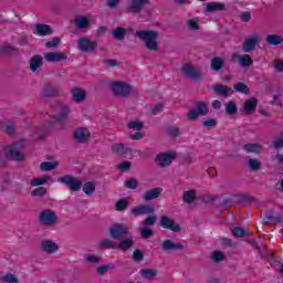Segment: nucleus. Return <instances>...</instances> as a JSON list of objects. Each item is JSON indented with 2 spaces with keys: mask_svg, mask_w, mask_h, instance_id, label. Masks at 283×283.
I'll return each instance as SVG.
<instances>
[{
  "mask_svg": "<svg viewBox=\"0 0 283 283\" xmlns=\"http://www.w3.org/2000/svg\"><path fill=\"white\" fill-rule=\"evenodd\" d=\"M135 36H137V39H140V41L144 42L145 46L150 52H158V38H159V34H158L157 31L139 30V31H136Z\"/></svg>",
  "mask_w": 283,
  "mask_h": 283,
  "instance_id": "nucleus-1",
  "label": "nucleus"
},
{
  "mask_svg": "<svg viewBox=\"0 0 283 283\" xmlns=\"http://www.w3.org/2000/svg\"><path fill=\"white\" fill-rule=\"evenodd\" d=\"M10 158L11 160H23L24 156L17 146H0V160L1 158Z\"/></svg>",
  "mask_w": 283,
  "mask_h": 283,
  "instance_id": "nucleus-2",
  "label": "nucleus"
},
{
  "mask_svg": "<svg viewBox=\"0 0 283 283\" xmlns=\"http://www.w3.org/2000/svg\"><path fill=\"white\" fill-rule=\"evenodd\" d=\"M209 114V107L205 102H198L195 108H190L188 112L189 120H196L199 116H207Z\"/></svg>",
  "mask_w": 283,
  "mask_h": 283,
  "instance_id": "nucleus-3",
  "label": "nucleus"
},
{
  "mask_svg": "<svg viewBox=\"0 0 283 283\" xmlns=\"http://www.w3.org/2000/svg\"><path fill=\"white\" fill-rule=\"evenodd\" d=\"M57 182H61L62 185H67L71 191H78L81 187H83V181H81V179L72 177L70 175L59 178Z\"/></svg>",
  "mask_w": 283,
  "mask_h": 283,
  "instance_id": "nucleus-4",
  "label": "nucleus"
},
{
  "mask_svg": "<svg viewBox=\"0 0 283 283\" xmlns=\"http://www.w3.org/2000/svg\"><path fill=\"white\" fill-rule=\"evenodd\" d=\"M40 222L44 227H54L56 224L59 217L56 216V212L52 210H44L40 213Z\"/></svg>",
  "mask_w": 283,
  "mask_h": 283,
  "instance_id": "nucleus-5",
  "label": "nucleus"
},
{
  "mask_svg": "<svg viewBox=\"0 0 283 283\" xmlns=\"http://www.w3.org/2000/svg\"><path fill=\"white\" fill-rule=\"evenodd\" d=\"M111 90L116 96H129L132 92V86L125 82H113L111 84Z\"/></svg>",
  "mask_w": 283,
  "mask_h": 283,
  "instance_id": "nucleus-6",
  "label": "nucleus"
},
{
  "mask_svg": "<svg viewBox=\"0 0 283 283\" xmlns=\"http://www.w3.org/2000/svg\"><path fill=\"white\" fill-rule=\"evenodd\" d=\"M176 153H159L155 157V163H157L159 167H169V165L174 163Z\"/></svg>",
  "mask_w": 283,
  "mask_h": 283,
  "instance_id": "nucleus-7",
  "label": "nucleus"
},
{
  "mask_svg": "<svg viewBox=\"0 0 283 283\" xmlns=\"http://www.w3.org/2000/svg\"><path fill=\"white\" fill-rule=\"evenodd\" d=\"M127 231H129V228H127V226L116 223L109 228V235L114 240H120L123 235H126Z\"/></svg>",
  "mask_w": 283,
  "mask_h": 283,
  "instance_id": "nucleus-8",
  "label": "nucleus"
},
{
  "mask_svg": "<svg viewBox=\"0 0 283 283\" xmlns=\"http://www.w3.org/2000/svg\"><path fill=\"white\" fill-rule=\"evenodd\" d=\"M77 44H78V50H81V52H96V48L98 44H96L95 41H91L90 39L86 38H81L80 40H77Z\"/></svg>",
  "mask_w": 283,
  "mask_h": 283,
  "instance_id": "nucleus-9",
  "label": "nucleus"
},
{
  "mask_svg": "<svg viewBox=\"0 0 283 283\" xmlns=\"http://www.w3.org/2000/svg\"><path fill=\"white\" fill-rule=\"evenodd\" d=\"M232 61H238L239 65H241V67H251V65H253V59L250 57V55L248 54H237L234 53L232 55Z\"/></svg>",
  "mask_w": 283,
  "mask_h": 283,
  "instance_id": "nucleus-10",
  "label": "nucleus"
},
{
  "mask_svg": "<svg viewBox=\"0 0 283 283\" xmlns=\"http://www.w3.org/2000/svg\"><path fill=\"white\" fill-rule=\"evenodd\" d=\"M260 43L259 35H251L250 38L245 39L243 43V52H253L255 50V45Z\"/></svg>",
  "mask_w": 283,
  "mask_h": 283,
  "instance_id": "nucleus-11",
  "label": "nucleus"
},
{
  "mask_svg": "<svg viewBox=\"0 0 283 283\" xmlns=\"http://www.w3.org/2000/svg\"><path fill=\"white\" fill-rule=\"evenodd\" d=\"M66 59L67 55L65 53L49 52L44 54V60H46L49 63H59L61 61H65Z\"/></svg>",
  "mask_w": 283,
  "mask_h": 283,
  "instance_id": "nucleus-12",
  "label": "nucleus"
},
{
  "mask_svg": "<svg viewBox=\"0 0 283 283\" xmlns=\"http://www.w3.org/2000/svg\"><path fill=\"white\" fill-rule=\"evenodd\" d=\"M155 209L153 206H137L132 209L133 216H150V213H154Z\"/></svg>",
  "mask_w": 283,
  "mask_h": 283,
  "instance_id": "nucleus-13",
  "label": "nucleus"
},
{
  "mask_svg": "<svg viewBox=\"0 0 283 283\" xmlns=\"http://www.w3.org/2000/svg\"><path fill=\"white\" fill-rule=\"evenodd\" d=\"M33 34L38 36H50V34H52V27L48 24H35Z\"/></svg>",
  "mask_w": 283,
  "mask_h": 283,
  "instance_id": "nucleus-14",
  "label": "nucleus"
},
{
  "mask_svg": "<svg viewBox=\"0 0 283 283\" xmlns=\"http://www.w3.org/2000/svg\"><path fill=\"white\" fill-rule=\"evenodd\" d=\"M160 224L164 229H169L170 231H175V233L180 231V226L176 224L169 217H161Z\"/></svg>",
  "mask_w": 283,
  "mask_h": 283,
  "instance_id": "nucleus-15",
  "label": "nucleus"
},
{
  "mask_svg": "<svg viewBox=\"0 0 283 283\" xmlns=\"http://www.w3.org/2000/svg\"><path fill=\"white\" fill-rule=\"evenodd\" d=\"M90 130L87 128H77L74 132V138L77 143H87L90 140Z\"/></svg>",
  "mask_w": 283,
  "mask_h": 283,
  "instance_id": "nucleus-16",
  "label": "nucleus"
},
{
  "mask_svg": "<svg viewBox=\"0 0 283 283\" xmlns=\"http://www.w3.org/2000/svg\"><path fill=\"white\" fill-rule=\"evenodd\" d=\"M50 182H54L51 176L44 175L42 177L33 178L30 180L31 187H43V185H48Z\"/></svg>",
  "mask_w": 283,
  "mask_h": 283,
  "instance_id": "nucleus-17",
  "label": "nucleus"
},
{
  "mask_svg": "<svg viewBox=\"0 0 283 283\" xmlns=\"http://www.w3.org/2000/svg\"><path fill=\"white\" fill-rule=\"evenodd\" d=\"M163 251H182V243L165 240L161 244Z\"/></svg>",
  "mask_w": 283,
  "mask_h": 283,
  "instance_id": "nucleus-18",
  "label": "nucleus"
},
{
  "mask_svg": "<svg viewBox=\"0 0 283 283\" xmlns=\"http://www.w3.org/2000/svg\"><path fill=\"white\" fill-rule=\"evenodd\" d=\"M227 10V4L223 2H210L206 6V12H222Z\"/></svg>",
  "mask_w": 283,
  "mask_h": 283,
  "instance_id": "nucleus-19",
  "label": "nucleus"
},
{
  "mask_svg": "<svg viewBox=\"0 0 283 283\" xmlns=\"http://www.w3.org/2000/svg\"><path fill=\"white\" fill-rule=\"evenodd\" d=\"M0 127L2 132H6V134H8L9 136H12V134H14V120L12 119H3L0 123Z\"/></svg>",
  "mask_w": 283,
  "mask_h": 283,
  "instance_id": "nucleus-20",
  "label": "nucleus"
},
{
  "mask_svg": "<svg viewBox=\"0 0 283 283\" xmlns=\"http://www.w3.org/2000/svg\"><path fill=\"white\" fill-rule=\"evenodd\" d=\"M43 67V56L41 55H33L30 60V70L36 72Z\"/></svg>",
  "mask_w": 283,
  "mask_h": 283,
  "instance_id": "nucleus-21",
  "label": "nucleus"
},
{
  "mask_svg": "<svg viewBox=\"0 0 283 283\" xmlns=\"http://www.w3.org/2000/svg\"><path fill=\"white\" fill-rule=\"evenodd\" d=\"M42 249L45 253H56L59 251V244L52 240L42 241Z\"/></svg>",
  "mask_w": 283,
  "mask_h": 283,
  "instance_id": "nucleus-22",
  "label": "nucleus"
},
{
  "mask_svg": "<svg viewBox=\"0 0 283 283\" xmlns=\"http://www.w3.org/2000/svg\"><path fill=\"white\" fill-rule=\"evenodd\" d=\"M72 98L75 103H83L85 101V97L87 94L82 88H73L72 92Z\"/></svg>",
  "mask_w": 283,
  "mask_h": 283,
  "instance_id": "nucleus-23",
  "label": "nucleus"
},
{
  "mask_svg": "<svg viewBox=\"0 0 283 283\" xmlns=\"http://www.w3.org/2000/svg\"><path fill=\"white\" fill-rule=\"evenodd\" d=\"M149 0H132L129 4V9L132 12H140L144 6H147Z\"/></svg>",
  "mask_w": 283,
  "mask_h": 283,
  "instance_id": "nucleus-24",
  "label": "nucleus"
},
{
  "mask_svg": "<svg viewBox=\"0 0 283 283\" xmlns=\"http://www.w3.org/2000/svg\"><path fill=\"white\" fill-rule=\"evenodd\" d=\"M182 72L188 78H198V69L191 64L184 65Z\"/></svg>",
  "mask_w": 283,
  "mask_h": 283,
  "instance_id": "nucleus-25",
  "label": "nucleus"
},
{
  "mask_svg": "<svg viewBox=\"0 0 283 283\" xmlns=\"http://www.w3.org/2000/svg\"><path fill=\"white\" fill-rule=\"evenodd\" d=\"M163 193V189L160 188H154L151 190H148L144 193L143 198L146 202H149V200H155V198H158Z\"/></svg>",
  "mask_w": 283,
  "mask_h": 283,
  "instance_id": "nucleus-26",
  "label": "nucleus"
},
{
  "mask_svg": "<svg viewBox=\"0 0 283 283\" xmlns=\"http://www.w3.org/2000/svg\"><path fill=\"white\" fill-rule=\"evenodd\" d=\"M213 90L220 96H231L233 94V88L224 86V85H216Z\"/></svg>",
  "mask_w": 283,
  "mask_h": 283,
  "instance_id": "nucleus-27",
  "label": "nucleus"
},
{
  "mask_svg": "<svg viewBox=\"0 0 283 283\" xmlns=\"http://www.w3.org/2000/svg\"><path fill=\"white\" fill-rule=\"evenodd\" d=\"M112 149L114 154H117V156H127V154H129V147L123 144H115Z\"/></svg>",
  "mask_w": 283,
  "mask_h": 283,
  "instance_id": "nucleus-28",
  "label": "nucleus"
},
{
  "mask_svg": "<svg viewBox=\"0 0 283 283\" xmlns=\"http://www.w3.org/2000/svg\"><path fill=\"white\" fill-rule=\"evenodd\" d=\"M67 116H70V107L63 106L60 115L55 118V123L63 125L67 120Z\"/></svg>",
  "mask_w": 283,
  "mask_h": 283,
  "instance_id": "nucleus-29",
  "label": "nucleus"
},
{
  "mask_svg": "<svg viewBox=\"0 0 283 283\" xmlns=\"http://www.w3.org/2000/svg\"><path fill=\"white\" fill-rule=\"evenodd\" d=\"M258 107V99L255 97H252L248 101H245L244 109L247 114H253L255 112V108Z\"/></svg>",
  "mask_w": 283,
  "mask_h": 283,
  "instance_id": "nucleus-30",
  "label": "nucleus"
},
{
  "mask_svg": "<svg viewBox=\"0 0 283 283\" xmlns=\"http://www.w3.org/2000/svg\"><path fill=\"white\" fill-rule=\"evenodd\" d=\"M266 43L269 45H280L283 43V36L277 34H270L265 38Z\"/></svg>",
  "mask_w": 283,
  "mask_h": 283,
  "instance_id": "nucleus-31",
  "label": "nucleus"
},
{
  "mask_svg": "<svg viewBox=\"0 0 283 283\" xmlns=\"http://www.w3.org/2000/svg\"><path fill=\"white\" fill-rule=\"evenodd\" d=\"M75 25L76 28H80L81 30H83L90 25V20L84 15H77L75 18Z\"/></svg>",
  "mask_w": 283,
  "mask_h": 283,
  "instance_id": "nucleus-32",
  "label": "nucleus"
},
{
  "mask_svg": "<svg viewBox=\"0 0 283 283\" xmlns=\"http://www.w3.org/2000/svg\"><path fill=\"white\" fill-rule=\"evenodd\" d=\"M140 275L145 280H154V277L158 275V271L151 270V269H144V270H140Z\"/></svg>",
  "mask_w": 283,
  "mask_h": 283,
  "instance_id": "nucleus-33",
  "label": "nucleus"
},
{
  "mask_svg": "<svg viewBox=\"0 0 283 283\" xmlns=\"http://www.w3.org/2000/svg\"><path fill=\"white\" fill-rule=\"evenodd\" d=\"M57 167V161H44L40 164L41 171H52V169H56Z\"/></svg>",
  "mask_w": 283,
  "mask_h": 283,
  "instance_id": "nucleus-34",
  "label": "nucleus"
},
{
  "mask_svg": "<svg viewBox=\"0 0 283 283\" xmlns=\"http://www.w3.org/2000/svg\"><path fill=\"white\" fill-rule=\"evenodd\" d=\"M244 149L248 154H262V146L258 144H247Z\"/></svg>",
  "mask_w": 283,
  "mask_h": 283,
  "instance_id": "nucleus-35",
  "label": "nucleus"
},
{
  "mask_svg": "<svg viewBox=\"0 0 283 283\" xmlns=\"http://www.w3.org/2000/svg\"><path fill=\"white\" fill-rule=\"evenodd\" d=\"M125 34H127V29L118 27L113 31V36L116 41H123L125 39Z\"/></svg>",
  "mask_w": 283,
  "mask_h": 283,
  "instance_id": "nucleus-36",
  "label": "nucleus"
},
{
  "mask_svg": "<svg viewBox=\"0 0 283 283\" xmlns=\"http://www.w3.org/2000/svg\"><path fill=\"white\" fill-rule=\"evenodd\" d=\"M224 65V60L222 57H214L211 61V69L218 72L219 70H222V66Z\"/></svg>",
  "mask_w": 283,
  "mask_h": 283,
  "instance_id": "nucleus-37",
  "label": "nucleus"
},
{
  "mask_svg": "<svg viewBox=\"0 0 283 283\" xmlns=\"http://www.w3.org/2000/svg\"><path fill=\"white\" fill-rule=\"evenodd\" d=\"M94 191H96V185H94V182L90 181L83 185V192L86 196H92Z\"/></svg>",
  "mask_w": 283,
  "mask_h": 283,
  "instance_id": "nucleus-38",
  "label": "nucleus"
},
{
  "mask_svg": "<svg viewBox=\"0 0 283 283\" xmlns=\"http://www.w3.org/2000/svg\"><path fill=\"white\" fill-rule=\"evenodd\" d=\"M114 270V264H105V265H101L96 269V273L97 275H105V273H107V271H112Z\"/></svg>",
  "mask_w": 283,
  "mask_h": 283,
  "instance_id": "nucleus-39",
  "label": "nucleus"
},
{
  "mask_svg": "<svg viewBox=\"0 0 283 283\" xmlns=\"http://www.w3.org/2000/svg\"><path fill=\"white\" fill-rule=\"evenodd\" d=\"M196 200V191L193 190H188L184 193V201L191 203Z\"/></svg>",
  "mask_w": 283,
  "mask_h": 283,
  "instance_id": "nucleus-40",
  "label": "nucleus"
},
{
  "mask_svg": "<svg viewBox=\"0 0 283 283\" xmlns=\"http://www.w3.org/2000/svg\"><path fill=\"white\" fill-rule=\"evenodd\" d=\"M234 90H235V92H239L240 94H249V86L242 82H239L238 84H235Z\"/></svg>",
  "mask_w": 283,
  "mask_h": 283,
  "instance_id": "nucleus-41",
  "label": "nucleus"
},
{
  "mask_svg": "<svg viewBox=\"0 0 283 283\" xmlns=\"http://www.w3.org/2000/svg\"><path fill=\"white\" fill-rule=\"evenodd\" d=\"M226 112L230 116H233V114L238 113V107L235 106V104L233 102H229L226 104Z\"/></svg>",
  "mask_w": 283,
  "mask_h": 283,
  "instance_id": "nucleus-42",
  "label": "nucleus"
},
{
  "mask_svg": "<svg viewBox=\"0 0 283 283\" xmlns=\"http://www.w3.org/2000/svg\"><path fill=\"white\" fill-rule=\"evenodd\" d=\"M133 244L134 241L132 239H126L117 245V249H120L122 251H127V249H129Z\"/></svg>",
  "mask_w": 283,
  "mask_h": 283,
  "instance_id": "nucleus-43",
  "label": "nucleus"
},
{
  "mask_svg": "<svg viewBox=\"0 0 283 283\" xmlns=\"http://www.w3.org/2000/svg\"><path fill=\"white\" fill-rule=\"evenodd\" d=\"M56 94V88L54 86H44L42 91V96H55Z\"/></svg>",
  "mask_w": 283,
  "mask_h": 283,
  "instance_id": "nucleus-44",
  "label": "nucleus"
},
{
  "mask_svg": "<svg viewBox=\"0 0 283 283\" xmlns=\"http://www.w3.org/2000/svg\"><path fill=\"white\" fill-rule=\"evenodd\" d=\"M2 282H6V283H17L19 282V279L12 274V273H7L4 276H2Z\"/></svg>",
  "mask_w": 283,
  "mask_h": 283,
  "instance_id": "nucleus-45",
  "label": "nucleus"
},
{
  "mask_svg": "<svg viewBox=\"0 0 283 283\" xmlns=\"http://www.w3.org/2000/svg\"><path fill=\"white\" fill-rule=\"evenodd\" d=\"M128 129H134L135 132H140L143 129V123L133 120L128 123Z\"/></svg>",
  "mask_w": 283,
  "mask_h": 283,
  "instance_id": "nucleus-46",
  "label": "nucleus"
},
{
  "mask_svg": "<svg viewBox=\"0 0 283 283\" xmlns=\"http://www.w3.org/2000/svg\"><path fill=\"white\" fill-rule=\"evenodd\" d=\"M84 258H85V261L90 262L91 264H96L101 262V256L96 254H86Z\"/></svg>",
  "mask_w": 283,
  "mask_h": 283,
  "instance_id": "nucleus-47",
  "label": "nucleus"
},
{
  "mask_svg": "<svg viewBox=\"0 0 283 283\" xmlns=\"http://www.w3.org/2000/svg\"><path fill=\"white\" fill-rule=\"evenodd\" d=\"M46 193H48V189H45L44 187H39L31 191V196H38V197L45 196Z\"/></svg>",
  "mask_w": 283,
  "mask_h": 283,
  "instance_id": "nucleus-48",
  "label": "nucleus"
},
{
  "mask_svg": "<svg viewBox=\"0 0 283 283\" xmlns=\"http://www.w3.org/2000/svg\"><path fill=\"white\" fill-rule=\"evenodd\" d=\"M60 43H61V39L53 38L52 40L45 43V48H49V49L59 48Z\"/></svg>",
  "mask_w": 283,
  "mask_h": 283,
  "instance_id": "nucleus-49",
  "label": "nucleus"
},
{
  "mask_svg": "<svg viewBox=\"0 0 283 283\" xmlns=\"http://www.w3.org/2000/svg\"><path fill=\"white\" fill-rule=\"evenodd\" d=\"M103 249H118V245L109 240H104L101 242Z\"/></svg>",
  "mask_w": 283,
  "mask_h": 283,
  "instance_id": "nucleus-50",
  "label": "nucleus"
},
{
  "mask_svg": "<svg viewBox=\"0 0 283 283\" xmlns=\"http://www.w3.org/2000/svg\"><path fill=\"white\" fill-rule=\"evenodd\" d=\"M212 260L213 262H222L224 260V253L222 251H214L212 253Z\"/></svg>",
  "mask_w": 283,
  "mask_h": 283,
  "instance_id": "nucleus-51",
  "label": "nucleus"
},
{
  "mask_svg": "<svg viewBox=\"0 0 283 283\" xmlns=\"http://www.w3.org/2000/svg\"><path fill=\"white\" fill-rule=\"evenodd\" d=\"M128 202L126 200H119L115 205L116 211H125L127 209Z\"/></svg>",
  "mask_w": 283,
  "mask_h": 283,
  "instance_id": "nucleus-52",
  "label": "nucleus"
},
{
  "mask_svg": "<svg viewBox=\"0 0 283 283\" xmlns=\"http://www.w3.org/2000/svg\"><path fill=\"white\" fill-rule=\"evenodd\" d=\"M2 54H12L14 52V46L11 44H4L1 46Z\"/></svg>",
  "mask_w": 283,
  "mask_h": 283,
  "instance_id": "nucleus-53",
  "label": "nucleus"
},
{
  "mask_svg": "<svg viewBox=\"0 0 283 283\" xmlns=\"http://www.w3.org/2000/svg\"><path fill=\"white\" fill-rule=\"evenodd\" d=\"M275 149H282L283 147V134L276 137L273 142Z\"/></svg>",
  "mask_w": 283,
  "mask_h": 283,
  "instance_id": "nucleus-54",
  "label": "nucleus"
},
{
  "mask_svg": "<svg viewBox=\"0 0 283 283\" xmlns=\"http://www.w3.org/2000/svg\"><path fill=\"white\" fill-rule=\"evenodd\" d=\"M188 28L189 30H198L199 25H198V19L192 18L188 21Z\"/></svg>",
  "mask_w": 283,
  "mask_h": 283,
  "instance_id": "nucleus-55",
  "label": "nucleus"
},
{
  "mask_svg": "<svg viewBox=\"0 0 283 283\" xmlns=\"http://www.w3.org/2000/svg\"><path fill=\"white\" fill-rule=\"evenodd\" d=\"M232 233L235 238H242L243 235H245L244 229L237 227L232 230Z\"/></svg>",
  "mask_w": 283,
  "mask_h": 283,
  "instance_id": "nucleus-56",
  "label": "nucleus"
},
{
  "mask_svg": "<svg viewBox=\"0 0 283 283\" xmlns=\"http://www.w3.org/2000/svg\"><path fill=\"white\" fill-rule=\"evenodd\" d=\"M167 132H168V135H169V136L176 137V136H179V135H180V129H178V127H176V126L169 127V128L167 129Z\"/></svg>",
  "mask_w": 283,
  "mask_h": 283,
  "instance_id": "nucleus-57",
  "label": "nucleus"
},
{
  "mask_svg": "<svg viewBox=\"0 0 283 283\" xmlns=\"http://www.w3.org/2000/svg\"><path fill=\"white\" fill-rule=\"evenodd\" d=\"M153 224H156V217L150 216L145 221H143L144 227H151Z\"/></svg>",
  "mask_w": 283,
  "mask_h": 283,
  "instance_id": "nucleus-58",
  "label": "nucleus"
},
{
  "mask_svg": "<svg viewBox=\"0 0 283 283\" xmlns=\"http://www.w3.org/2000/svg\"><path fill=\"white\" fill-rule=\"evenodd\" d=\"M142 238H151L154 231L151 229H139Z\"/></svg>",
  "mask_w": 283,
  "mask_h": 283,
  "instance_id": "nucleus-59",
  "label": "nucleus"
},
{
  "mask_svg": "<svg viewBox=\"0 0 283 283\" xmlns=\"http://www.w3.org/2000/svg\"><path fill=\"white\" fill-rule=\"evenodd\" d=\"M250 168L254 171L260 169V161L258 159H250L249 160Z\"/></svg>",
  "mask_w": 283,
  "mask_h": 283,
  "instance_id": "nucleus-60",
  "label": "nucleus"
},
{
  "mask_svg": "<svg viewBox=\"0 0 283 283\" xmlns=\"http://www.w3.org/2000/svg\"><path fill=\"white\" fill-rule=\"evenodd\" d=\"M125 185L128 189H136V187H138V181H136V179H130L126 181Z\"/></svg>",
  "mask_w": 283,
  "mask_h": 283,
  "instance_id": "nucleus-61",
  "label": "nucleus"
},
{
  "mask_svg": "<svg viewBox=\"0 0 283 283\" xmlns=\"http://www.w3.org/2000/svg\"><path fill=\"white\" fill-rule=\"evenodd\" d=\"M129 167H132L129 161H123L118 165V169H120V171H128Z\"/></svg>",
  "mask_w": 283,
  "mask_h": 283,
  "instance_id": "nucleus-62",
  "label": "nucleus"
},
{
  "mask_svg": "<svg viewBox=\"0 0 283 283\" xmlns=\"http://www.w3.org/2000/svg\"><path fill=\"white\" fill-rule=\"evenodd\" d=\"M274 67L277 72H283V60H275Z\"/></svg>",
  "mask_w": 283,
  "mask_h": 283,
  "instance_id": "nucleus-63",
  "label": "nucleus"
},
{
  "mask_svg": "<svg viewBox=\"0 0 283 283\" xmlns=\"http://www.w3.org/2000/svg\"><path fill=\"white\" fill-rule=\"evenodd\" d=\"M133 258L136 262H140V260H143V252H140V250H136L133 253Z\"/></svg>",
  "mask_w": 283,
  "mask_h": 283,
  "instance_id": "nucleus-64",
  "label": "nucleus"
}]
</instances>
